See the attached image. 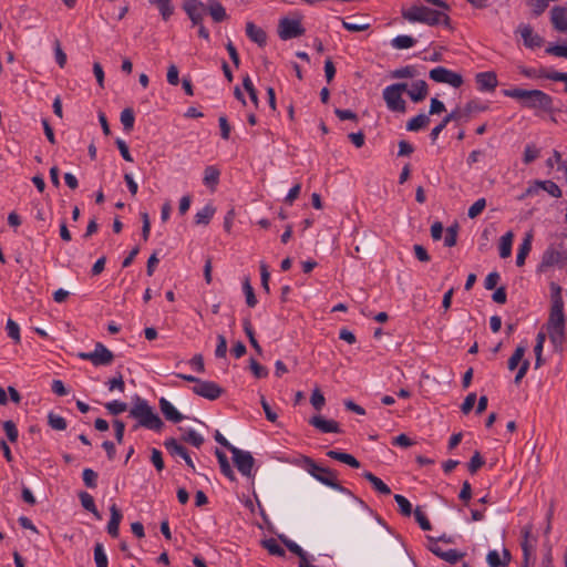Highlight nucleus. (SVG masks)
<instances>
[{
    "label": "nucleus",
    "instance_id": "1",
    "mask_svg": "<svg viewBox=\"0 0 567 567\" xmlns=\"http://www.w3.org/2000/svg\"><path fill=\"white\" fill-rule=\"evenodd\" d=\"M553 303L549 318L546 323V330L553 348L557 352H563L565 342L566 319L564 315V302L561 299V288L557 284H551Z\"/></svg>",
    "mask_w": 567,
    "mask_h": 567
},
{
    "label": "nucleus",
    "instance_id": "2",
    "mask_svg": "<svg viewBox=\"0 0 567 567\" xmlns=\"http://www.w3.org/2000/svg\"><path fill=\"white\" fill-rule=\"evenodd\" d=\"M506 97L516 100L522 107L535 111V113H549L554 109L553 97L542 90H526L520 87H511L503 90Z\"/></svg>",
    "mask_w": 567,
    "mask_h": 567
},
{
    "label": "nucleus",
    "instance_id": "3",
    "mask_svg": "<svg viewBox=\"0 0 567 567\" xmlns=\"http://www.w3.org/2000/svg\"><path fill=\"white\" fill-rule=\"evenodd\" d=\"M402 18L410 23H423L430 27L442 24L451 29V19L444 11L431 9L421 3H413L401 9Z\"/></svg>",
    "mask_w": 567,
    "mask_h": 567
},
{
    "label": "nucleus",
    "instance_id": "4",
    "mask_svg": "<svg viewBox=\"0 0 567 567\" xmlns=\"http://www.w3.org/2000/svg\"><path fill=\"white\" fill-rule=\"evenodd\" d=\"M130 416L138 421V425L155 432H161L164 427L162 419L154 413L152 406L146 400L136 396L133 406L130 410Z\"/></svg>",
    "mask_w": 567,
    "mask_h": 567
},
{
    "label": "nucleus",
    "instance_id": "5",
    "mask_svg": "<svg viewBox=\"0 0 567 567\" xmlns=\"http://www.w3.org/2000/svg\"><path fill=\"white\" fill-rule=\"evenodd\" d=\"M305 468L320 483L336 491H343V486L338 482V476L334 471L318 465L312 458L308 456L305 457Z\"/></svg>",
    "mask_w": 567,
    "mask_h": 567
},
{
    "label": "nucleus",
    "instance_id": "6",
    "mask_svg": "<svg viewBox=\"0 0 567 567\" xmlns=\"http://www.w3.org/2000/svg\"><path fill=\"white\" fill-rule=\"evenodd\" d=\"M567 265V249L564 243L551 244L543 252L539 270L544 271L550 267L564 268Z\"/></svg>",
    "mask_w": 567,
    "mask_h": 567
},
{
    "label": "nucleus",
    "instance_id": "7",
    "mask_svg": "<svg viewBox=\"0 0 567 567\" xmlns=\"http://www.w3.org/2000/svg\"><path fill=\"white\" fill-rule=\"evenodd\" d=\"M408 89V83H393L388 85L383 92V100L386 104V107L391 112L396 113H405L406 112V102L402 97V93Z\"/></svg>",
    "mask_w": 567,
    "mask_h": 567
},
{
    "label": "nucleus",
    "instance_id": "8",
    "mask_svg": "<svg viewBox=\"0 0 567 567\" xmlns=\"http://www.w3.org/2000/svg\"><path fill=\"white\" fill-rule=\"evenodd\" d=\"M296 18H281L278 24V35L281 40H291L305 34L306 30L301 24L302 16L295 13Z\"/></svg>",
    "mask_w": 567,
    "mask_h": 567
},
{
    "label": "nucleus",
    "instance_id": "9",
    "mask_svg": "<svg viewBox=\"0 0 567 567\" xmlns=\"http://www.w3.org/2000/svg\"><path fill=\"white\" fill-rule=\"evenodd\" d=\"M78 357L82 360L90 361L94 367H106L114 360L113 352L102 342H96L94 350L91 352H79Z\"/></svg>",
    "mask_w": 567,
    "mask_h": 567
},
{
    "label": "nucleus",
    "instance_id": "10",
    "mask_svg": "<svg viewBox=\"0 0 567 567\" xmlns=\"http://www.w3.org/2000/svg\"><path fill=\"white\" fill-rule=\"evenodd\" d=\"M233 461L237 470L246 477H254L255 458L250 452L243 451L238 447L230 449Z\"/></svg>",
    "mask_w": 567,
    "mask_h": 567
},
{
    "label": "nucleus",
    "instance_id": "11",
    "mask_svg": "<svg viewBox=\"0 0 567 567\" xmlns=\"http://www.w3.org/2000/svg\"><path fill=\"white\" fill-rule=\"evenodd\" d=\"M431 80L437 83H446L453 87H460L463 84V76L444 66H436L429 73Z\"/></svg>",
    "mask_w": 567,
    "mask_h": 567
},
{
    "label": "nucleus",
    "instance_id": "12",
    "mask_svg": "<svg viewBox=\"0 0 567 567\" xmlns=\"http://www.w3.org/2000/svg\"><path fill=\"white\" fill-rule=\"evenodd\" d=\"M522 536L523 561H535L537 537L533 534V526L530 524L522 528Z\"/></svg>",
    "mask_w": 567,
    "mask_h": 567
},
{
    "label": "nucleus",
    "instance_id": "13",
    "mask_svg": "<svg viewBox=\"0 0 567 567\" xmlns=\"http://www.w3.org/2000/svg\"><path fill=\"white\" fill-rule=\"evenodd\" d=\"M196 395L205 398L207 400H217L224 392V389L214 381H207L199 379L197 384L192 388Z\"/></svg>",
    "mask_w": 567,
    "mask_h": 567
},
{
    "label": "nucleus",
    "instance_id": "14",
    "mask_svg": "<svg viewBox=\"0 0 567 567\" xmlns=\"http://www.w3.org/2000/svg\"><path fill=\"white\" fill-rule=\"evenodd\" d=\"M183 10L190 19L192 24L195 27L203 22L207 12V6L200 0H184Z\"/></svg>",
    "mask_w": 567,
    "mask_h": 567
},
{
    "label": "nucleus",
    "instance_id": "15",
    "mask_svg": "<svg viewBox=\"0 0 567 567\" xmlns=\"http://www.w3.org/2000/svg\"><path fill=\"white\" fill-rule=\"evenodd\" d=\"M164 446L165 449L167 450V452L172 455V456H179L181 460H184L186 465L193 471L195 472V465H194V462L193 460L190 458L187 450L185 446H183L182 444L178 443V441L174 437H169V439H166L164 441Z\"/></svg>",
    "mask_w": 567,
    "mask_h": 567
},
{
    "label": "nucleus",
    "instance_id": "16",
    "mask_svg": "<svg viewBox=\"0 0 567 567\" xmlns=\"http://www.w3.org/2000/svg\"><path fill=\"white\" fill-rule=\"evenodd\" d=\"M475 82L481 92H491L497 86V76L492 71L480 72L475 75Z\"/></svg>",
    "mask_w": 567,
    "mask_h": 567
},
{
    "label": "nucleus",
    "instance_id": "17",
    "mask_svg": "<svg viewBox=\"0 0 567 567\" xmlns=\"http://www.w3.org/2000/svg\"><path fill=\"white\" fill-rule=\"evenodd\" d=\"M158 405L161 412L167 421L179 423L185 419V416L167 399L161 398Z\"/></svg>",
    "mask_w": 567,
    "mask_h": 567
},
{
    "label": "nucleus",
    "instance_id": "18",
    "mask_svg": "<svg viewBox=\"0 0 567 567\" xmlns=\"http://www.w3.org/2000/svg\"><path fill=\"white\" fill-rule=\"evenodd\" d=\"M487 109V104L481 103L476 100H472L467 102L463 109L456 107L455 112L460 113L461 121L467 122L473 113L485 112Z\"/></svg>",
    "mask_w": 567,
    "mask_h": 567
},
{
    "label": "nucleus",
    "instance_id": "19",
    "mask_svg": "<svg viewBox=\"0 0 567 567\" xmlns=\"http://www.w3.org/2000/svg\"><path fill=\"white\" fill-rule=\"evenodd\" d=\"M410 99L417 103L423 101L429 94V86L424 80H417L413 82L410 87L408 86L406 91Z\"/></svg>",
    "mask_w": 567,
    "mask_h": 567
},
{
    "label": "nucleus",
    "instance_id": "20",
    "mask_svg": "<svg viewBox=\"0 0 567 567\" xmlns=\"http://www.w3.org/2000/svg\"><path fill=\"white\" fill-rule=\"evenodd\" d=\"M486 561L489 567H507L511 561V553L506 548H503L502 553L495 549L489 550L486 556Z\"/></svg>",
    "mask_w": 567,
    "mask_h": 567
},
{
    "label": "nucleus",
    "instance_id": "21",
    "mask_svg": "<svg viewBox=\"0 0 567 567\" xmlns=\"http://www.w3.org/2000/svg\"><path fill=\"white\" fill-rule=\"evenodd\" d=\"M309 423L321 431L322 433H339L340 427L338 422L333 420H326L320 415H315L309 420Z\"/></svg>",
    "mask_w": 567,
    "mask_h": 567
},
{
    "label": "nucleus",
    "instance_id": "22",
    "mask_svg": "<svg viewBox=\"0 0 567 567\" xmlns=\"http://www.w3.org/2000/svg\"><path fill=\"white\" fill-rule=\"evenodd\" d=\"M551 23L554 28L559 32L567 31V8L565 7H554L551 9Z\"/></svg>",
    "mask_w": 567,
    "mask_h": 567
},
{
    "label": "nucleus",
    "instance_id": "23",
    "mask_svg": "<svg viewBox=\"0 0 567 567\" xmlns=\"http://www.w3.org/2000/svg\"><path fill=\"white\" fill-rule=\"evenodd\" d=\"M520 37L524 40V44L527 48L535 49L539 48L543 44V38L536 33H534L533 28L528 24L523 25L520 28Z\"/></svg>",
    "mask_w": 567,
    "mask_h": 567
},
{
    "label": "nucleus",
    "instance_id": "24",
    "mask_svg": "<svg viewBox=\"0 0 567 567\" xmlns=\"http://www.w3.org/2000/svg\"><path fill=\"white\" fill-rule=\"evenodd\" d=\"M220 169L215 165L206 166L204 169L203 184L210 190H215L219 184Z\"/></svg>",
    "mask_w": 567,
    "mask_h": 567
},
{
    "label": "nucleus",
    "instance_id": "25",
    "mask_svg": "<svg viewBox=\"0 0 567 567\" xmlns=\"http://www.w3.org/2000/svg\"><path fill=\"white\" fill-rule=\"evenodd\" d=\"M246 35L259 47H264L267 43L266 32L254 22L246 23Z\"/></svg>",
    "mask_w": 567,
    "mask_h": 567
},
{
    "label": "nucleus",
    "instance_id": "26",
    "mask_svg": "<svg viewBox=\"0 0 567 567\" xmlns=\"http://www.w3.org/2000/svg\"><path fill=\"white\" fill-rule=\"evenodd\" d=\"M110 512H111V518L107 523V533L112 536V537H117L118 536V528H120V523L123 518V515H122V512L118 509V507L116 506V504H112L111 507H110Z\"/></svg>",
    "mask_w": 567,
    "mask_h": 567
},
{
    "label": "nucleus",
    "instance_id": "27",
    "mask_svg": "<svg viewBox=\"0 0 567 567\" xmlns=\"http://www.w3.org/2000/svg\"><path fill=\"white\" fill-rule=\"evenodd\" d=\"M453 121H455V122L461 121L460 113L455 112V110H453L451 113H449L446 116H444L443 120L435 127L432 128V131L430 133V138H431L432 143L436 142L441 132L447 126V124L450 122H453Z\"/></svg>",
    "mask_w": 567,
    "mask_h": 567
},
{
    "label": "nucleus",
    "instance_id": "28",
    "mask_svg": "<svg viewBox=\"0 0 567 567\" xmlns=\"http://www.w3.org/2000/svg\"><path fill=\"white\" fill-rule=\"evenodd\" d=\"M206 6H207V11L209 12L212 19L215 22H221L228 18L226 9L219 1L209 0Z\"/></svg>",
    "mask_w": 567,
    "mask_h": 567
},
{
    "label": "nucleus",
    "instance_id": "29",
    "mask_svg": "<svg viewBox=\"0 0 567 567\" xmlns=\"http://www.w3.org/2000/svg\"><path fill=\"white\" fill-rule=\"evenodd\" d=\"M327 456H329L332 460L342 462V463L349 465L350 467H353V468L360 467V462L351 454L336 451V450H330L327 452Z\"/></svg>",
    "mask_w": 567,
    "mask_h": 567
},
{
    "label": "nucleus",
    "instance_id": "30",
    "mask_svg": "<svg viewBox=\"0 0 567 567\" xmlns=\"http://www.w3.org/2000/svg\"><path fill=\"white\" fill-rule=\"evenodd\" d=\"M215 455L217 457L221 474L225 475L231 482H235L236 475L228 462L226 454L223 451H220L219 449H216Z\"/></svg>",
    "mask_w": 567,
    "mask_h": 567
},
{
    "label": "nucleus",
    "instance_id": "31",
    "mask_svg": "<svg viewBox=\"0 0 567 567\" xmlns=\"http://www.w3.org/2000/svg\"><path fill=\"white\" fill-rule=\"evenodd\" d=\"M532 240L533 235L530 233L526 234L525 238L523 239L522 244L519 245L517 256H516V265L518 267H522L525 264L526 257L532 250Z\"/></svg>",
    "mask_w": 567,
    "mask_h": 567
},
{
    "label": "nucleus",
    "instance_id": "32",
    "mask_svg": "<svg viewBox=\"0 0 567 567\" xmlns=\"http://www.w3.org/2000/svg\"><path fill=\"white\" fill-rule=\"evenodd\" d=\"M362 476L372 485V487L382 495H390L391 489L390 487L378 476H375L373 473L365 471L363 472Z\"/></svg>",
    "mask_w": 567,
    "mask_h": 567
},
{
    "label": "nucleus",
    "instance_id": "33",
    "mask_svg": "<svg viewBox=\"0 0 567 567\" xmlns=\"http://www.w3.org/2000/svg\"><path fill=\"white\" fill-rule=\"evenodd\" d=\"M152 6H155L164 21L169 20L174 14V6L172 0H148Z\"/></svg>",
    "mask_w": 567,
    "mask_h": 567
},
{
    "label": "nucleus",
    "instance_id": "34",
    "mask_svg": "<svg viewBox=\"0 0 567 567\" xmlns=\"http://www.w3.org/2000/svg\"><path fill=\"white\" fill-rule=\"evenodd\" d=\"M514 234L513 231H507L504 234L498 244L499 257L508 258L512 255V246H513Z\"/></svg>",
    "mask_w": 567,
    "mask_h": 567
},
{
    "label": "nucleus",
    "instance_id": "35",
    "mask_svg": "<svg viewBox=\"0 0 567 567\" xmlns=\"http://www.w3.org/2000/svg\"><path fill=\"white\" fill-rule=\"evenodd\" d=\"M79 499L84 509L92 513L97 519L102 518L95 505L94 498L91 494L82 491L79 493Z\"/></svg>",
    "mask_w": 567,
    "mask_h": 567
},
{
    "label": "nucleus",
    "instance_id": "36",
    "mask_svg": "<svg viewBox=\"0 0 567 567\" xmlns=\"http://www.w3.org/2000/svg\"><path fill=\"white\" fill-rule=\"evenodd\" d=\"M216 209L213 205L207 204L200 210H198L195 215V224L196 225H208L210 219L213 218Z\"/></svg>",
    "mask_w": 567,
    "mask_h": 567
},
{
    "label": "nucleus",
    "instance_id": "37",
    "mask_svg": "<svg viewBox=\"0 0 567 567\" xmlns=\"http://www.w3.org/2000/svg\"><path fill=\"white\" fill-rule=\"evenodd\" d=\"M415 43H416V40L413 37L406 35V34L396 35L395 38H393L391 40L392 48L396 49V50L410 49V48L414 47Z\"/></svg>",
    "mask_w": 567,
    "mask_h": 567
},
{
    "label": "nucleus",
    "instance_id": "38",
    "mask_svg": "<svg viewBox=\"0 0 567 567\" xmlns=\"http://www.w3.org/2000/svg\"><path fill=\"white\" fill-rule=\"evenodd\" d=\"M429 123L430 116L424 113H421L408 121L406 130L410 132H416L420 131L421 128H424Z\"/></svg>",
    "mask_w": 567,
    "mask_h": 567
},
{
    "label": "nucleus",
    "instance_id": "39",
    "mask_svg": "<svg viewBox=\"0 0 567 567\" xmlns=\"http://www.w3.org/2000/svg\"><path fill=\"white\" fill-rule=\"evenodd\" d=\"M526 349H527L526 346H523V344H519L515 349L514 353L511 355V358L508 359V362H507L508 370L514 371L517 369V367L519 364H522V362L525 360L524 355H525Z\"/></svg>",
    "mask_w": 567,
    "mask_h": 567
},
{
    "label": "nucleus",
    "instance_id": "40",
    "mask_svg": "<svg viewBox=\"0 0 567 567\" xmlns=\"http://www.w3.org/2000/svg\"><path fill=\"white\" fill-rule=\"evenodd\" d=\"M243 327H244V331H245L246 336L249 339V343L251 344V347L256 350V352L258 354H261L262 353V349H261L260 344L258 343V341H257V339L255 337L254 328H252L251 322H250V320L248 318L244 319Z\"/></svg>",
    "mask_w": 567,
    "mask_h": 567
},
{
    "label": "nucleus",
    "instance_id": "41",
    "mask_svg": "<svg viewBox=\"0 0 567 567\" xmlns=\"http://www.w3.org/2000/svg\"><path fill=\"white\" fill-rule=\"evenodd\" d=\"M120 120L125 132H131L133 130L135 116L131 107H126L121 112Z\"/></svg>",
    "mask_w": 567,
    "mask_h": 567
},
{
    "label": "nucleus",
    "instance_id": "42",
    "mask_svg": "<svg viewBox=\"0 0 567 567\" xmlns=\"http://www.w3.org/2000/svg\"><path fill=\"white\" fill-rule=\"evenodd\" d=\"M182 440L197 449L200 447L204 443V437L193 429H188L187 431H185V433L182 436Z\"/></svg>",
    "mask_w": 567,
    "mask_h": 567
},
{
    "label": "nucleus",
    "instance_id": "43",
    "mask_svg": "<svg viewBox=\"0 0 567 567\" xmlns=\"http://www.w3.org/2000/svg\"><path fill=\"white\" fill-rule=\"evenodd\" d=\"M538 186L554 198H559L563 195L560 187L553 181L546 179L538 182Z\"/></svg>",
    "mask_w": 567,
    "mask_h": 567
},
{
    "label": "nucleus",
    "instance_id": "44",
    "mask_svg": "<svg viewBox=\"0 0 567 567\" xmlns=\"http://www.w3.org/2000/svg\"><path fill=\"white\" fill-rule=\"evenodd\" d=\"M417 74V71L415 66L413 65H406L400 69H396L391 72L392 79H412L415 78Z\"/></svg>",
    "mask_w": 567,
    "mask_h": 567
},
{
    "label": "nucleus",
    "instance_id": "45",
    "mask_svg": "<svg viewBox=\"0 0 567 567\" xmlns=\"http://www.w3.org/2000/svg\"><path fill=\"white\" fill-rule=\"evenodd\" d=\"M280 539L291 553L300 558V561L306 560L308 555L297 543L287 538L286 536H280Z\"/></svg>",
    "mask_w": 567,
    "mask_h": 567
},
{
    "label": "nucleus",
    "instance_id": "46",
    "mask_svg": "<svg viewBox=\"0 0 567 567\" xmlns=\"http://www.w3.org/2000/svg\"><path fill=\"white\" fill-rule=\"evenodd\" d=\"M94 560H95L96 567H107L109 566L107 556L105 554L103 544H101V543H96L94 545Z\"/></svg>",
    "mask_w": 567,
    "mask_h": 567
},
{
    "label": "nucleus",
    "instance_id": "47",
    "mask_svg": "<svg viewBox=\"0 0 567 567\" xmlns=\"http://www.w3.org/2000/svg\"><path fill=\"white\" fill-rule=\"evenodd\" d=\"M243 291L246 297V303L248 307L254 308L257 305V298L252 286L250 285L249 278H245L243 281Z\"/></svg>",
    "mask_w": 567,
    "mask_h": 567
},
{
    "label": "nucleus",
    "instance_id": "48",
    "mask_svg": "<svg viewBox=\"0 0 567 567\" xmlns=\"http://www.w3.org/2000/svg\"><path fill=\"white\" fill-rule=\"evenodd\" d=\"M262 546L268 550L270 555L284 557L286 555L285 549L274 538L264 540Z\"/></svg>",
    "mask_w": 567,
    "mask_h": 567
},
{
    "label": "nucleus",
    "instance_id": "49",
    "mask_svg": "<svg viewBox=\"0 0 567 567\" xmlns=\"http://www.w3.org/2000/svg\"><path fill=\"white\" fill-rule=\"evenodd\" d=\"M97 473L92 468H84L82 472V480L87 488H95L97 486Z\"/></svg>",
    "mask_w": 567,
    "mask_h": 567
},
{
    "label": "nucleus",
    "instance_id": "50",
    "mask_svg": "<svg viewBox=\"0 0 567 567\" xmlns=\"http://www.w3.org/2000/svg\"><path fill=\"white\" fill-rule=\"evenodd\" d=\"M519 73L528 79H537V78L548 79V75H550V72H545L544 70H537L535 68H528V66H520Z\"/></svg>",
    "mask_w": 567,
    "mask_h": 567
},
{
    "label": "nucleus",
    "instance_id": "51",
    "mask_svg": "<svg viewBox=\"0 0 567 567\" xmlns=\"http://www.w3.org/2000/svg\"><path fill=\"white\" fill-rule=\"evenodd\" d=\"M394 501L396 502V504L399 506V509H400V513L403 516L409 517L412 514V505H411L410 501L405 496L400 495V494H395L394 495Z\"/></svg>",
    "mask_w": 567,
    "mask_h": 567
},
{
    "label": "nucleus",
    "instance_id": "52",
    "mask_svg": "<svg viewBox=\"0 0 567 567\" xmlns=\"http://www.w3.org/2000/svg\"><path fill=\"white\" fill-rule=\"evenodd\" d=\"M2 426H3V430L6 432L8 440L11 443H16L19 437V431H18L16 423L11 420H8L2 423Z\"/></svg>",
    "mask_w": 567,
    "mask_h": 567
},
{
    "label": "nucleus",
    "instance_id": "53",
    "mask_svg": "<svg viewBox=\"0 0 567 567\" xmlns=\"http://www.w3.org/2000/svg\"><path fill=\"white\" fill-rule=\"evenodd\" d=\"M6 331L9 338H11L16 343H19L21 340L20 337V327L12 319H8L6 324Z\"/></svg>",
    "mask_w": 567,
    "mask_h": 567
},
{
    "label": "nucleus",
    "instance_id": "54",
    "mask_svg": "<svg viewBox=\"0 0 567 567\" xmlns=\"http://www.w3.org/2000/svg\"><path fill=\"white\" fill-rule=\"evenodd\" d=\"M104 406L112 415H118L127 410V404L118 400L107 402Z\"/></svg>",
    "mask_w": 567,
    "mask_h": 567
},
{
    "label": "nucleus",
    "instance_id": "55",
    "mask_svg": "<svg viewBox=\"0 0 567 567\" xmlns=\"http://www.w3.org/2000/svg\"><path fill=\"white\" fill-rule=\"evenodd\" d=\"M243 85H244V89L247 91L250 101L255 104V106H258L257 91H256L254 83L248 74L243 79Z\"/></svg>",
    "mask_w": 567,
    "mask_h": 567
},
{
    "label": "nucleus",
    "instance_id": "56",
    "mask_svg": "<svg viewBox=\"0 0 567 567\" xmlns=\"http://www.w3.org/2000/svg\"><path fill=\"white\" fill-rule=\"evenodd\" d=\"M414 517H415V520L417 522V524L420 525V527L423 529V530H430L432 528V525L427 518V516L425 515V513L421 509L420 506H417L414 512Z\"/></svg>",
    "mask_w": 567,
    "mask_h": 567
},
{
    "label": "nucleus",
    "instance_id": "57",
    "mask_svg": "<svg viewBox=\"0 0 567 567\" xmlns=\"http://www.w3.org/2000/svg\"><path fill=\"white\" fill-rule=\"evenodd\" d=\"M48 422H49V425L54 430L63 431L66 429L65 419L58 414L50 413L48 416Z\"/></svg>",
    "mask_w": 567,
    "mask_h": 567
},
{
    "label": "nucleus",
    "instance_id": "58",
    "mask_svg": "<svg viewBox=\"0 0 567 567\" xmlns=\"http://www.w3.org/2000/svg\"><path fill=\"white\" fill-rule=\"evenodd\" d=\"M486 207V199L485 198H478L476 202L473 203V205L468 208L467 215L470 218H475Z\"/></svg>",
    "mask_w": 567,
    "mask_h": 567
},
{
    "label": "nucleus",
    "instance_id": "59",
    "mask_svg": "<svg viewBox=\"0 0 567 567\" xmlns=\"http://www.w3.org/2000/svg\"><path fill=\"white\" fill-rule=\"evenodd\" d=\"M484 463H485V461L482 457L481 453L478 451H476L473 454V456L471 457L470 463H468L470 473L471 474L476 473L477 470L484 465Z\"/></svg>",
    "mask_w": 567,
    "mask_h": 567
},
{
    "label": "nucleus",
    "instance_id": "60",
    "mask_svg": "<svg viewBox=\"0 0 567 567\" xmlns=\"http://www.w3.org/2000/svg\"><path fill=\"white\" fill-rule=\"evenodd\" d=\"M249 362H250V370L257 379H262L268 375V369L266 367L261 365L252 358L250 359Z\"/></svg>",
    "mask_w": 567,
    "mask_h": 567
},
{
    "label": "nucleus",
    "instance_id": "61",
    "mask_svg": "<svg viewBox=\"0 0 567 567\" xmlns=\"http://www.w3.org/2000/svg\"><path fill=\"white\" fill-rule=\"evenodd\" d=\"M464 553H461L456 549H449V550H445L443 553V555H441V559L450 563V564H455L457 563L460 559H462L464 557Z\"/></svg>",
    "mask_w": 567,
    "mask_h": 567
},
{
    "label": "nucleus",
    "instance_id": "62",
    "mask_svg": "<svg viewBox=\"0 0 567 567\" xmlns=\"http://www.w3.org/2000/svg\"><path fill=\"white\" fill-rule=\"evenodd\" d=\"M310 402L317 411H320L323 408L326 400H324L323 394L320 392V390L318 388H316L312 391Z\"/></svg>",
    "mask_w": 567,
    "mask_h": 567
},
{
    "label": "nucleus",
    "instance_id": "63",
    "mask_svg": "<svg viewBox=\"0 0 567 567\" xmlns=\"http://www.w3.org/2000/svg\"><path fill=\"white\" fill-rule=\"evenodd\" d=\"M106 384L110 391L117 390L122 393L125 391V383L123 380V375L121 373H118L117 377H114L113 379L109 380Z\"/></svg>",
    "mask_w": 567,
    "mask_h": 567
},
{
    "label": "nucleus",
    "instance_id": "64",
    "mask_svg": "<svg viewBox=\"0 0 567 567\" xmlns=\"http://www.w3.org/2000/svg\"><path fill=\"white\" fill-rule=\"evenodd\" d=\"M539 156V151L534 145H527L524 151L523 162L530 164Z\"/></svg>",
    "mask_w": 567,
    "mask_h": 567
}]
</instances>
